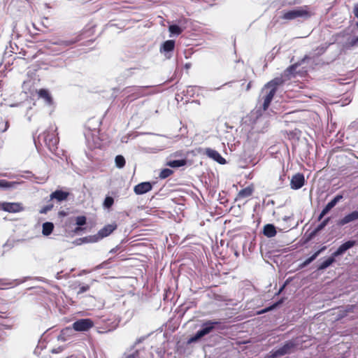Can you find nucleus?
<instances>
[{
    "instance_id": "36",
    "label": "nucleus",
    "mask_w": 358,
    "mask_h": 358,
    "mask_svg": "<svg viewBox=\"0 0 358 358\" xmlns=\"http://www.w3.org/2000/svg\"><path fill=\"white\" fill-rule=\"evenodd\" d=\"M90 287L89 285H85L79 288V290L78 291V294H83L90 289Z\"/></svg>"
},
{
    "instance_id": "13",
    "label": "nucleus",
    "mask_w": 358,
    "mask_h": 358,
    "mask_svg": "<svg viewBox=\"0 0 358 358\" xmlns=\"http://www.w3.org/2000/svg\"><path fill=\"white\" fill-rule=\"evenodd\" d=\"M309 59V57L306 55L300 62H296L291 66H289L285 71V76L288 78L290 79L292 77H294L296 74V69L303 63L305 62V60Z\"/></svg>"
},
{
    "instance_id": "37",
    "label": "nucleus",
    "mask_w": 358,
    "mask_h": 358,
    "mask_svg": "<svg viewBox=\"0 0 358 358\" xmlns=\"http://www.w3.org/2000/svg\"><path fill=\"white\" fill-rule=\"evenodd\" d=\"M9 127H10L9 121L8 120L5 121V122L3 123V126L1 128H0V131L2 133L6 131L8 129Z\"/></svg>"
},
{
    "instance_id": "20",
    "label": "nucleus",
    "mask_w": 358,
    "mask_h": 358,
    "mask_svg": "<svg viewBox=\"0 0 358 358\" xmlns=\"http://www.w3.org/2000/svg\"><path fill=\"white\" fill-rule=\"evenodd\" d=\"M175 41L173 40H168L164 42L160 48L161 52H169L174 50L175 48Z\"/></svg>"
},
{
    "instance_id": "43",
    "label": "nucleus",
    "mask_w": 358,
    "mask_h": 358,
    "mask_svg": "<svg viewBox=\"0 0 358 358\" xmlns=\"http://www.w3.org/2000/svg\"><path fill=\"white\" fill-rule=\"evenodd\" d=\"M251 86H252V82L250 81V82H249V83H248V85H247L246 90H247V91L250 90V89Z\"/></svg>"
},
{
    "instance_id": "39",
    "label": "nucleus",
    "mask_w": 358,
    "mask_h": 358,
    "mask_svg": "<svg viewBox=\"0 0 358 358\" xmlns=\"http://www.w3.org/2000/svg\"><path fill=\"white\" fill-rule=\"evenodd\" d=\"M110 260H111V258H110V259H108V260H106V261H105V262H102L101 264H100L99 265H98V266H96V268H104L105 264H106L109 263V262H110Z\"/></svg>"
},
{
    "instance_id": "8",
    "label": "nucleus",
    "mask_w": 358,
    "mask_h": 358,
    "mask_svg": "<svg viewBox=\"0 0 358 358\" xmlns=\"http://www.w3.org/2000/svg\"><path fill=\"white\" fill-rule=\"evenodd\" d=\"M117 226L115 223L105 225L102 229H101L98 231L96 234L97 237L95 238L94 241H97L99 239H101L108 236L117 229Z\"/></svg>"
},
{
    "instance_id": "30",
    "label": "nucleus",
    "mask_w": 358,
    "mask_h": 358,
    "mask_svg": "<svg viewBox=\"0 0 358 358\" xmlns=\"http://www.w3.org/2000/svg\"><path fill=\"white\" fill-rule=\"evenodd\" d=\"M283 302V300L281 299L280 301H278V302L273 303V305L260 310L258 312L259 314H262V313H267L274 308H275L276 307H278L280 304H281Z\"/></svg>"
},
{
    "instance_id": "24",
    "label": "nucleus",
    "mask_w": 358,
    "mask_h": 358,
    "mask_svg": "<svg viewBox=\"0 0 358 358\" xmlns=\"http://www.w3.org/2000/svg\"><path fill=\"white\" fill-rule=\"evenodd\" d=\"M20 182L15 181H8L6 180H0V189L15 188Z\"/></svg>"
},
{
    "instance_id": "48",
    "label": "nucleus",
    "mask_w": 358,
    "mask_h": 358,
    "mask_svg": "<svg viewBox=\"0 0 358 358\" xmlns=\"http://www.w3.org/2000/svg\"><path fill=\"white\" fill-rule=\"evenodd\" d=\"M284 288H285V286H282V288H280V291L282 290V289H284Z\"/></svg>"
},
{
    "instance_id": "12",
    "label": "nucleus",
    "mask_w": 358,
    "mask_h": 358,
    "mask_svg": "<svg viewBox=\"0 0 358 358\" xmlns=\"http://www.w3.org/2000/svg\"><path fill=\"white\" fill-rule=\"evenodd\" d=\"M204 154L220 164H224L226 163L225 159L222 157L221 155L215 150L209 148H206Z\"/></svg>"
},
{
    "instance_id": "45",
    "label": "nucleus",
    "mask_w": 358,
    "mask_h": 358,
    "mask_svg": "<svg viewBox=\"0 0 358 358\" xmlns=\"http://www.w3.org/2000/svg\"><path fill=\"white\" fill-rule=\"evenodd\" d=\"M59 214L60 215H62V216H64V215H66V213H65L64 212H62V211L59 212Z\"/></svg>"
},
{
    "instance_id": "28",
    "label": "nucleus",
    "mask_w": 358,
    "mask_h": 358,
    "mask_svg": "<svg viewBox=\"0 0 358 358\" xmlns=\"http://www.w3.org/2000/svg\"><path fill=\"white\" fill-rule=\"evenodd\" d=\"M116 166L122 169L125 166V159L122 155H117L115 159Z\"/></svg>"
},
{
    "instance_id": "10",
    "label": "nucleus",
    "mask_w": 358,
    "mask_h": 358,
    "mask_svg": "<svg viewBox=\"0 0 358 358\" xmlns=\"http://www.w3.org/2000/svg\"><path fill=\"white\" fill-rule=\"evenodd\" d=\"M305 183L304 176L302 173H296L294 175L291 179L290 186L293 189H299L301 188Z\"/></svg>"
},
{
    "instance_id": "27",
    "label": "nucleus",
    "mask_w": 358,
    "mask_h": 358,
    "mask_svg": "<svg viewBox=\"0 0 358 358\" xmlns=\"http://www.w3.org/2000/svg\"><path fill=\"white\" fill-rule=\"evenodd\" d=\"M186 163L185 159H177L168 162L167 165L172 168H177L185 166Z\"/></svg>"
},
{
    "instance_id": "50",
    "label": "nucleus",
    "mask_w": 358,
    "mask_h": 358,
    "mask_svg": "<svg viewBox=\"0 0 358 358\" xmlns=\"http://www.w3.org/2000/svg\"><path fill=\"white\" fill-rule=\"evenodd\" d=\"M88 42L92 43L93 41L92 40H90V41H88Z\"/></svg>"
},
{
    "instance_id": "1",
    "label": "nucleus",
    "mask_w": 358,
    "mask_h": 358,
    "mask_svg": "<svg viewBox=\"0 0 358 358\" xmlns=\"http://www.w3.org/2000/svg\"><path fill=\"white\" fill-rule=\"evenodd\" d=\"M283 83L282 78H276L271 81L268 82L265 87L266 89H270L268 92H266V94L263 97L264 102L262 105V109L264 110H266L272 101L276 92L277 87L278 85H282Z\"/></svg>"
},
{
    "instance_id": "31",
    "label": "nucleus",
    "mask_w": 358,
    "mask_h": 358,
    "mask_svg": "<svg viewBox=\"0 0 358 358\" xmlns=\"http://www.w3.org/2000/svg\"><path fill=\"white\" fill-rule=\"evenodd\" d=\"M173 173V171L170 169H164L161 171L159 173V178L162 179H165Z\"/></svg>"
},
{
    "instance_id": "22",
    "label": "nucleus",
    "mask_w": 358,
    "mask_h": 358,
    "mask_svg": "<svg viewBox=\"0 0 358 358\" xmlns=\"http://www.w3.org/2000/svg\"><path fill=\"white\" fill-rule=\"evenodd\" d=\"M264 234L268 238H272L277 234L275 227L271 224H267L264 227Z\"/></svg>"
},
{
    "instance_id": "35",
    "label": "nucleus",
    "mask_w": 358,
    "mask_h": 358,
    "mask_svg": "<svg viewBox=\"0 0 358 358\" xmlns=\"http://www.w3.org/2000/svg\"><path fill=\"white\" fill-rule=\"evenodd\" d=\"M86 217L85 216H78L76 219V223L78 226H83L86 224Z\"/></svg>"
},
{
    "instance_id": "25",
    "label": "nucleus",
    "mask_w": 358,
    "mask_h": 358,
    "mask_svg": "<svg viewBox=\"0 0 358 358\" xmlns=\"http://www.w3.org/2000/svg\"><path fill=\"white\" fill-rule=\"evenodd\" d=\"M54 229V224L52 222H46L43 224L42 234L44 236L50 235Z\"/></svg>"
},
{
    "instance_id": "40",
    "label": "nucleus",
    "mask_w": 358,
    "mask_h": 358,
    "mask_svg": "<svg viewBox=\"0 0 358 358\" xmlns=\"http://www.w3.org/2000/svg\"><path fill=\"white\" fill-rule=\"evenodd\" d=\"M353 13L355 16L358 19V3L354 6Z\"/></svg>"
},
{
    "instance_id": "2",
    "label": "nucleus",
    "mask_w": 358,
    "mask_h": 358,
    "mask_svg": "<svg viewBox=\"0 0 358 358\" xmlns=\"http://www.w3.org/2000/svg\"><path fill=\"white\" fill-rule=\"evenodd\" d=\"M312 13L308 6H301L296 9L285 11L281 17L283 20H292L298 17L309 18Z\"/></svg>"
},
{
    "instance_id": "11",
    "label": "nucleus",
    "mask_w": 358,
    "mask_h": 358,
    "mask_svg": "<svg viewBox=\"0 0 358 358\" xmlns=\"http://www.w3.org/2000/svg\"><path fill=\"white\" fill-rule=\"evenodd\" d=\"M357 244V241L355 240L348 241L341 244L338 249L334 252V256L336 257L344 254L348 250L350 249Z\"/></svg>"
},
{
    "instance_id": "18",
    "label": "nucleus",
    "mask_w": 358,
    "mask_h": 358,
    "mask_svg": "<svg viewBox=\"0 0 358 358\" xmlns=\"http://www.w3.org/2000/svg\"><path fill=\"white\" fill-rule=\"evenodd\" d=\"M357 220H358V210H355L346 215L342 219L339 220L338 224L340 226H343Z\"/></svg>"
},
{
    "instance_id": "23",
    "label": "nucleus",
    "mask_w": 358,
    "mask_h": 358,
    "mask_svg": "<svg viewBox=\"0 0 358 358\" xmlns=\"http://www.w3.org/2000/svg\"><path fill=\"white\" fill-rule=\"evenodd\" d=\"M336 257L334 256V253L331 254V255L328 257L326 260H324L323 262H322L317 267L318 271H322L326 269L327 267L331 266L335 261V258Z\"/></svg>"
},
{
    "instance_id": "6",
    "label": "nucleus",
    "mask_w": 358,
    "mask_h": 358,
    "mask_svg": "<svg viewBox=\"0 0 358 358\" xmlns=\"http://www.w3.org/2000/svg\"><path fill=\"white\" fill-rule=\"evenodd\" d=\"M82 39H83V33H80V34H76L73 37H72L69 39L58 40L57 41L54 42L53 44L58 45L63 48H68V47L72 46L73 45L76 44V43L80 41Z\"/></svg>"
},
{
    "instance_id": "19",
    "label": "nucleus",
    "mask_w": 358,
    "mask_h": 358,
    "mask_svg": "<svg viewBox=\"0 0 358 358\" xmlns=\"http://www.w3.org/2000/svg\"><path fill=\"white\" fill-rule=\"evenodd\" d=\"M326 246H323L320 250L316 251L313 255H312L310 257H308L302 264H300V268H304L305 266L310 264L312 262H313L320 255L321 252L326 250Z\"/></svg>"
},
{
    "instance_id": "51",
    "label": "nucleus",
    "mask_w": 358,
    "mask_h": 358,
    "mask_svg": "<svg viewBox=\"0 0 358 358\" xmlns=\"http://www.w3.org/2000/svg\"><path fill=\"white\" fill-rule=\"evenodd\" d=\"M356 26H357V27L358 28V22H357Z\"/></svg>"
},
{
    "instance_id": "16",
    "label": "nucleus",
    "mask_w": 358,
    "mask_h": 358,
    "mask_svg": "<svg viewBox=\"0 0 358 358\" xmlns=\"http://www.w3.org/2000/svg\"><path fill=\"white\" fill-rule=\"evenodd\" d=\"M254 189L253 185H250L245 188L241 189L237 194L235 200L240 201L252 196L254 192Z\"/></svg>"
},
{
    "instance_id": "34",
    "label": "nucleus",
    "mask_w": 358,
    "mask_h": 358,
    "mask_svg": "<svg viewBox=\"0 0 358 358\" xmlns=\"http://www.w3.org/2000/svg\"><path fill=\"white\" fill-rule=\"evenodd\" d=\"M54 207V205L52 203L48 204L46 206H44L41 208V209L39 210V213L41 214H45L48 211L51 210Z\"/></svg>"
},
{
    "instance_id": "17",
    "label": "nucleus",
    "mask_w": 358,
    "mask_h": 358,
    "mask_svg": "<svg viewBox=\"0 0 358 358\" xmlns=\"http://www.w3.org/2000/svg\"><path fill=\"white\" fill-rule=\"evenodd\" d=\"M129 90L128 92L130 94L127 95V96L125 98L126 101H133L138 98H141L145 95V93L143 92V89L142 87H137L134 89V91Z\"/></svg>"
},
{
    "instance_id": "49",
    "label": "nucleus",
    "mask_w": 358,
    "mask_h": 358,
    "mask_svg": "<svg viewBox=\"0 0 358 358\" xmlns=\"http://www.w3.org/2000/svg\"><path fill=\"white\" fill-rule=\"evenodd\" d=\"M284 288H285V286H282V288H280V291L282 290V289H284Z\"/></svg>"
},
{
    "instance_id": "52",
    "label": "nucleus",
    "mask_w": 358,
    "mask_h": 358,
    "mask_svg": "<svg viewBox=\"0 0 358 358\" xmlns=\"http://www.w3.org/2000/svg\"><path fill=\"white\" fill-rule=\"evenodd\" d=\"M357 40H358V37H357Z\"/></svg>"
},
{
    "instance_id": "3",
    "label": "nucleus",
    "mask_w": 358,
    "mask_h": 358,
    "mask_svg": "<svg viewBox=\"0 0 358 358\" xmlns=\"http://www.w3.org/2000/svg\"><path fill=\"white\" fill-rule=\"evenodd\" d=\"M220 324L218 321L208 320L203 324V328L199 330L196 334L190 338L191 342L196 341L203 336L210 333L215 327L216 325Z\"/></svg>"
},
{
    "instance_id": "21",
    "label": "nucleus",
    "mask_w": 358,
    "mask_h": 358,
    "mask_svg": "<svg viewBox=\"0 0 358 358\" xmlns=\"http://www.w3.org/2000/svg\"><path fill=\"white\" fill-rule=\"evenodd\" d=\"M44 141L50 147L55 145L58 142V139L55 136L54 134H50V132L44 133Z\"/></svg>"
},
{
    "instance_id": "26",
    "label": "nucleus",
    "mask_w": 358,
    "mask_h": 358,
    "mask_svg": "<svg viewBox=\"0 0 358 358\" xmlns=\"http://www.w3.org/2000/svg\"><path fill=\"white\" fill-rule=\"evenodd\" d=\"M38 94L39 97L43 99L48 103H50L52 102V97L47 90H39L38 92Z\"/></svg>"
},
{
    "instance_id": "14",
    "label": "nucleus",
    "mask_w": 358,
    "mask_h": 358,
    "mask_svg": "<svg viewBox=\"0 0 358 358\" xmlns=\"http://www.w3.org/2000/svg\"><path fill=\"white\" fill-rule=\"evenodd\" d=\"M152 188V185L150 182H143L134 186V192L138 195L145 194L150 192Z\"/></svg>"
},
{
    "instance_id": "7",
    "label": "nucleus",
    "mask_w": 358,
    "mask_h": 358,
    "mask_svg": "<svg viewBox=\"0 0 358 358\" xmlns=\"http://www.w3.org/2000/svg\"><path fill=\"white\" fill-rule=\"evenodd\" d=\"M343 199L342 194L336 195L331 201H329L325 207L322 209V212L318 216L317 220L320 221L325 215H327L331 208H333L341 199Z\"/></svg>"
},
{
    "instance_id": "46",
    "label": "nucleus",
    "mask_w": 358,
    "mask_h": 358,
    "mask_svg": "<svg viewBox=\"0 0 358 358\" xmlns=\"http://www.w3.org/2000/svg\"><path fill=\"white\" fill-rule=\"evenodd\" d=\"M82 229L80 227H77L76 229H75V231L77 232L80 230H81Z\"/></svg>"
},
{
    "instance_id": "47",
    "label": "nucleus",
    "mask_w": 358,
    "mask_h": 358,
    "mask_svg": "<svg viewBox=\"0 0 358 358\" xmlns=\"http://www.w3.org/2000/svg\"><path fill=\"white\" fill-rule=\"evenodd\" d=\"M284 288H285V286H282V288H280V291L282 290V289H284Z\"/></svg>"
},
{
    "instance_id": "9",
    "label": "nucleus",
    "mask_w": 358,
    "mask_h": 358,
    "mask_svg": "<svg viewBox=\"0 0 358 358\" xmlns=\"http://www.w3.org/2000/svg\"><path fill=\"white\" fill-rule=\"evenodd\" d=\"M295 346L292 341L287 342L283 346L273 352L272 357L277 358L291 352V350Z\"/></svg>"
},
{
    "instance_id": "32",
    "label": "nucleus",
    "mask_w": 358,
    "mask_h": 358,
    "mask_svg": "<svg viewBox=\"0 0 358 358\" xmlns=\"http://www.w3.org/2000/svg\"><path fill=\"white\" fill-rule=\"evenodd\" d=\"M114 203V199L111 196H106L103 201V206L106 208H110Z\"/></svg>"
},
{
    "instance_id": "29",
    "label": "nucleus",
    "mask_w": 358,
    "mask_h": 358,
    "mask_svg": "<svg viewBox=\"0 0 358 358\" xmlns=\"http://www.w3.org/2000/svg\"><path fill=\"white\" fill-rule=\"evenodd\" d=\"M169 31L171 34L180 35L182 32V29L176 24H172L169 27Z\"/></svg>"
},
{
    "instance_id": "4",
    "label": "nucleus",
    "mask_w": 358,
    "mask_h": 358,
    "mask_svg": "<svg viewBox=\"0 0 358 358\" xmlns=\"http://www.w3.org/2000/svg\"><path fill=\"white\" fill-rule=\"evenodd\" d=\"M94 322L90 319H80L73 323V329L76 331H85L94 327Z\"/></svg>"
},
{
    "instance_id": "33",
    "label": "nucleus",
    "mask_w": 358,
    "mask_h": 358,
    "mask_svg": "<svg viewBox=\"0 0 358 358\" xmlns=\"http://www.w3.org/2000/svg\"><path fill=\"white\" fill-rule=\"evenodd\" d=\"M330 220V217H327L326 219H324L315 229L314 231V233H317L320 231H321L322 229H323L327 225V224L329 223Z\"/></svg>"
},
{
    "instance_id": "41",
    "label": "nucleus",
    "mask_w": 358,
    "mask_h": 358,
    "mask_svg": "<svg viewBox=\"0 0 358 358\" xmlns=\"http://www.w3.org/2000/svg\"><path fill=\"white\" fill-rule=\"evenodd\" d=\"M138 352H135L133 354H131V355H129L128 356H127L126 357L124 358H137L138 357Z\"/></svg>"
},
{
    "instance_id": "42",
    "label": "nucleus",
    "mask_w": 358,
    "mask_h": 358,
    "mask_svg": "<svg viewBox=\"0 0 358 358\" xmlns=\"http://www.w3.org/2000/svg\"><path fill=\"white\" fill-rule=\"evenodd\" d=\"M285 178H286L285 174H282V175L280 176L279 178L283 182L285 180Z\"/></svg>"
},
{
    "instance_id": "15",
    "label": "nucleus",
    "mask_w": 358,
    "mask_h": 358,
    "mask_svg": "<svg viewBox=\"0 0 358 358\" xmlns=\"http://www.w3.org/2000/svg\"><path fill=\"white\" fill-rule=\"evenodd\" d=\"M69 194H70L68 192H65L62 189H57L50 194V200H56L57 202H62L66 201Z\"/></svg>"
},
{
    "instance_id": "38",
    "label": "nucleus",
    "mask_w": 358,
    "mask_h": 358,
    "mask_svg": "<svg viewBox=\"0 0 358 358\" xmlns=\"http://www.w3.org/2000/svg\"><path fill=\"white\" fill-rule=\"evenodd\" d=\"M72 332V329L71 327H66L62 331V335L69 334Z\"/></svg>"
},
{
    "instance_id": "5",
    "label": "nucleus",
    "mask_w": 358,
    "mask_h": 358,
    "mask_svg": "<svg viewBox=\"0 0 358 358\" xmlns=\"http://www.w3.org/2000/svg\"><path fill=\"white\" fill-rule=\"evenodd\" d=\"M24 210V208L20 203L17 202H0V210L5 212L15 213H20Z\"/></svg>"
},
{
    "instance_id": "44",
    "label": "nucleus",
    "mask_w": 358,
    "mask_h": 358,
    "mask_svg": "<svg viewBox=\"0 0 358 358\" xmlns=\"http://www.w3.org/2000/svg\"><path fill=\"white\" fill-rule=\"evenodd\" d=\"M358 43V40H357V37L354 38L353 41H352V44L353 45H355Z\"/></svg>"
}]
</instances>
